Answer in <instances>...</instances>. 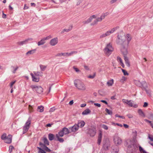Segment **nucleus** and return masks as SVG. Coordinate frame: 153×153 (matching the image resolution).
I'll use <instances>...</instances> for the list:
<instances>
[{
  "mask_svg": "<svg viewBox=\"0 0 153 153\" xmlns=\"http://www.w3.org/2000/svg\"><path fill=\"white\" fill-rule=\"evenodd\" d=\"M125 145L127 147V153H136L138 149V144L135 138L133 139L127 140Z\"/></svg>",
  "mask_w": 153,
  "mask_h": 153,
  "instance_id": "f257e3e1",
  "label": "nucleus"
},
{
  "mask_svg": "<svg viewBox=\"0 0 153 153\" xmlns=\"http://www.w3.org/2000/svg\"><path fill=\"white\" fill-rule=\"evenodd\" d=\"M74 84L75 86L80 90L84 91L85 89V86L84 83L79 80L77 79L74 81Z\"/></svg>",
  "mask_w": 153,
  "mask_h": 153,
  "instance_id": "f03ea898",
  "label": "nucleus"
},
{
  "mask_svg": "<svg viewBox=\"0 0 153 153\" xmlns=\"http://www.w3.org/2000/svg\"><path fill=\"white\" fill-rule=\"evenodd\" d=\"M114 49L110 44H108L103 49V51L105 55L108 56L113 51Z\"/></svg>",
  "mask_w": 153,
  "mask_h": 153,
  "instance_id": "7ed1b4c3",
  "label": "nucleus"
},
{
  "mask_svg": "<svg viewBox=\"0 0 153 153\" xmlns=\"http://www.w3.org/2000/svg\"><path fill=\"white\" fill-rule=\"evenodd\" d=\"M30 124L31 120L29 119H28L25 123V125L23 126V134L26 133L28 130Z\"/></svg>",
  "mask_w": 153,
  "mask_h": 153,
  "instance_id": "20e7f679",
  "label": "nucleus"
},
{
  "mask_svg": "<svg viewBox=\"0 0 153 153\" xmlns=\"http://www.w3.org/2000/svg\"><path fill=\"white\" fill-rule=\"evenodd\" d=\"M31 88L34 91H36L39 94L42 93L43 91L42 88L40 86H37L36 85H32L30 86Z\"/></svg>",
  "mask_w": 153,
  "mask_h": 153,
  "instance_id": "39448f33",
  "label": "nucleus"
},
{
  "mask_svg": "<svg viewBox=\"0 0 153 153\" xmlns=\"http://www.w3.org/2000/svg\"><path fill=\"white\" fill-rule=\"evenodd\" d=\"M114 141L115 144L116 145H119L122 143V140L121 139L117 136H116L114 137Z\"/></svg>",
  "mask_w": 153,
  "mask_h": 153,
  "instance_id": "423d86ee",
  "label": "nucleus"
},
{
  "mask_svg": "<svg viewBox=\"0 0 153 153\" xmlns=\"http://www.w3.org/2000/svg\"><path fill=\"white\" fill-rule=\"evenodd\" d=\"M52 38V36L51 35H49L46 37H44L38 43V46L42 45L44 44L45 43V40H48Z\"/></svg>",
  "mask_w": 153,
  "mask_h": 153,
  "instance_id": "0eeeda50",
  "label": "nucleus"
},
{
  "mask_svg": "<svg viewBox=\"0 0 153 153\" xmlns=\"http://www.w3.org/2000/svg\"><path fill=\"white\" fill-rule=\"evenodd\" d=\"M110 144L108 142H106L104 143L103 147V149H102L100 153H107L106 150L108 149Z\"/></svg>",
  "mask_w": 153,
  "mask_h": 153,
  "instance_id": "6e6552de",
  "label": "nucleus"
},
{
  "mask_svg": "<svg viewBox=\"0 0 153 153\" xmlns=\"http://www.w3.org/2000/svg\"><path fill=\"white\" fill-rule=\"evenodd\" d=\"M88 132L91 136L93 137L95 135L96 133V129L94 128H89L88 129Z\"/></svg>",
  "mask_w": 153,
  "mask_h": 153,
  "instance_id": "1a4fd4ad",
  "label": "nucleus"
},
{
  "mask_svg": "<svg viewBox=\"0 0 153 153\" xmlns=\"http://www.w3.org/2000/svg\"><path fill=\"white\" fill-rule=\"evenodd\" d=\"M121 51L124 57L126 56L128 54V52L127 49L126 48L124 47V46H122V48L121 49Z\"/></svg>",
  "mask_w": 153,
  "mask_h": 153,
  "instance_id": "9d476101",
  "label": "nucleus"
},
{
  "mask_svg": "<svg viewBox=\"0 0 153 153\" xmlns=\"http://www.w3.org/2000/svg\"><path fill=\"white\" fill-rule=\"evenodd\" d=\"M58 42V39L57 37H56L52 39L50 42V44L51 46H54L56 45Z\"/></svg>",
  "mask_w": 153,
  "mask_h": 153,
  "instance_id": "9b49d317",
  "label": "nucleus"
},
{
  "mask_svg": "<svg viewBox=\"0 0 153 153\" xmlns=\"http://www.w3.org/2000/svg\"><path fill=\"white\" fill-rule=\"evenodd\" d=\"M39 144L41 147L46 152H51V150L43 143L41 142H40Z\"/></svg>",
  "mask_w": 153,
  "mask_h": 153,
  "instance_id": "f8f14e48",
  "label": "nucleus"
},
{
  "mask_svg": "<svg viewBox=\"0 0 153 153\" xmlns=\"http://www.w3.org/2000/svg\"><path fill=\"white\" fill-rule=\"evenodd\" d=\"M33 40L32 38H28L26 39L24 41L19 42H18V44L20 45H22L24 44H27L28 41H31Z\"/></svg>",
  "mask_w": 153,
  "mask_h": 153,
  "instance_id": "ddd939ff",
  "label": "nucleus"
},
{
  "mask_svg": "<svg viewBox=\"0 0 153 153\" xmlns=\"http://www.w3.org/2000/svg\"><path fill=\"white\" fill-rule=\"evenodd\" d=\"M117 37L118 39L117 41V43L119 45H123L124 41L122 40V37L119 35Z\"/></svg>",
  "mask_w": 153,
  "mask_h": 153,
  "instance_id": "4468645a",
  "label": "nucleus"
},
{
  "mask_svg": "<svg viewBox=\"0 0 153 153\" xmlns=\"http://www.w3.org/2000/svg\"><path fill=\"white\" fill-rule=\"evenodd\" d=\"M127 104L130 107H133L134 108H136L137 105L134 104V102L132 100H129L128 102H127Z\"/></svg>",
  "mask_w": 153,
  "mask_h": 153,
  "instance_id": "2eb2a0df",
  "label": "nucleus"
},
{
  "mask_svg": "<svg viewBox=\"0 0 153 153\" xmlns=\"http://www.w3.org/2000/svg\"><path fill=\"white\" fill-rule=\"evenodd\" d=\"M12 137V136L11 135H9L4 140V141L5 142L7 143H10L11 142Z\"/></svg>",
  "mask_w": 153,
  "mask_h": 153,
  "instance_id": "dca6fc26",
  "label": "nucleus"
},
{
  "mask_svg": "<svg viewBox=\"0 0 153 153\" xmlns=\"http://www.w3.org/2000/svg\"><path fill=\"white\" fill-rule=\"evenodd\" d=\"M135 82H136V83L137 84V85L138 86L140 87L142 86H143L144 85H145V86L146 87H147L146 84V82L145 81L142 82L143 83H141L139 81H136Z\"/></svg>",
  "mask_w": 153,
  "mask_h": 153,
  "instance_id": "f3484780",
  "label": "nucleus"
},
{
  "mask_svg": "<svg viewBox=\"0 0 153 153\" xmlns=\"http://www.w3.org/2000/svg\"><path fill=\"white\" fill-rule=\"evenodd\" d=\"M111 32L109 31H108L105 33H103L100 35V38L105 37L107 36H109L111 34Z\"/></svg>",
  "mask_w": 153,
  "mask_h": 153,
  "instance_id": "a211bd4d",
  "label": "nucleus"
},
{
  "mask_svg": "<svg viewBox=\"0 0 153 153\" xmlns=\"http://www.w3.org/2000/svg\"><path fill=\"white\" fill-rule=\"evenodd\" d=\"M102 136V133L101 131H100L99 134V135L98 136V140H97V143L99 145H100L101 143Z\"/></svg>",
  "mask_w": 153,
  "mask_h": 153,
  "instance_id": "6ab92c4d",
  "label": "nucleus"
},
{
  "mask_svg": "<svg viewBox=\"0 0 153 153\" xmlns=\"http://www.w3.org/2000/svg\"><path fill=\"white\" fill-rule=\"evenodd\" d=\"M79 128L77 125L75 124L71 128V131L75 132L78 130Z\"/></svg>",
  "mask_w": 153,
  "mask_h": 153,
  "instance_id": "aec40b11",
  "label": "nucleus"
},
{
  "mask_svg": "<svg viewBox=\"0 0 153 153\" xmlns=\"http://www.w3.org/2000/svg\"><path fill=\"white\" fill-rule=\"evenodd\" d=\"M124 59L126 65L128 67H130V62L128 58L126 56H124Z\"/></svg>",
  "mask_w": 153,
  "mask_h": 153,
  "instance_id": "412c9836",
  "label": "nucleus"
},
{
  "mask_svg": "<svg viewBox=\"0 0 153 153\" xmlns=\"http://www.w3.org/2000/svg\"><path fill=\"white\" fill-rule=\"evenodd\" d=\"M31 76H32V80L33 81L38 82L39 81V78H37L32 73H31L30 74Z\"/></svg>",
  "mask_w": 153,
  "mask_h": 153,
  "instance_id": "4be33fe9",
  "label": "nucleus"
},
{
  "mask_svg": "<svg viewBox=\"0 0 153 153\" xmlns=\"http://www.w3.org/2000/svg\"><path fill=\"white\" fill-rule=\"evenodd\" d=\"M91 112V111L89 108H87L82 113V114L83 115H86L90 114Z\"/></svg>",
  "mask_w": 153,
  "mask_h": 153,
  "instance_id": "5701e85b",
  "label": "nucleus"
},
{
  "mask_svg": "<svg viewBox=\"0 0 153 153\" xmlns=\"http://www.w3.org/2000/svg\"><path fill=\"white\" fill-rule=\"evenodd\" d=\"M77 125H78V126H79V127H80L81 128H82L85 125V123L83 121H80L78 122V124Z\"/></svg>",
  "mask_w": 153,
  "mask_h": 153,
  "instance_id": "b1692460",
  "label": "nucleus"
},
{
  "mask_svg": "<svg viewBox=\"0 0 153 153\" xmlns=\"http://www.w3.org/2000/svg\"><path fill=\"white\" fill-rule=\"evenodd\" d=\"M112 150L111 151V153H118L119 152V149L118 147L117 146H116L115 149H114V147H112Z\"/></svg>",
  "mask_w": 153,
  "mask_h": 153,
  "instance_id": "393cba45",
  "label": "nucleus"
},
{
  "mask_svg": "<svg viewBox=\"0 0 153 153\" xmlns=\"http://www.w3.org/2000/svg\"><path fill=\"white\" fill-rule=\"evenodd\" d=\"M36 50V49H33L28 51L26 53V55L28 56H29L30 55L34 53Z\"/></svg>",
  "mask_w": 153,
  "mask_h": 153,
  "instance_id": "a878e982",
  "label": "nucleus"
},
{
  "mask_svg": "<svg viewBox=\"0 0 153 153\" xmlns=\"http://www.w3.org/2000/svg\"><path fill=\"white\" fill-rule=\"evenodd\" d=\"M125 37L127 41V44L128 45L129 44V42L131 39V35L129 34H127L126 35V36Z\"/></svg>",
  "mask_w": 153,
  "mask_h": 153,
  "instance_id": "bb28decb",
  "label": "nucleus"
},
{
  "mask_svg": "<svg viewBox=\"0 0 153 153\" xmlns=\"http://www.w3.org/2000/svg\"><path fill=\"white\" fill-rule=\"evenodd\" d=\"M72 26H71L69 27L68 29H65L63 30H62L61 32V33H64L65 32H68L69 31H70L72 29Z\"/></svg>",
  "mask_w": 153,
  "mask_h": 153,
  "instance_id": "cd10ccee",
  "label": "nucleus"
},
{
  "mask_svg": "<svg viewBox=\"0 0 153 153\" xmlns=\"http://www.w3.org/2000/svg\"><path fill=\"white\" fill-rule=\"evenodd\" d=\"M33 72L34 74L35 75H36V76H42V73L41 72L34 71Z\"/></svg>",
  "mask_w": 153,
  "mask_h": 153,
  "instance_id": "c85d7f7f",
  "label": "nucleus"
},
{
  "mask_svg": "<svg viewBox=\"0 0 153 153\" xmlns=\"http://www.w3.org/2000/svg\"><path fill=\"white\" fill-rule=\"evenodd\" d=\"M64 131V133L65 134H68L69 133V131L68 128L66 127H64L62 129Z\"/></svg>",
  "mask_w": 153,
  "mask_h": 153,
  "instance_id": "c756f323",
  "label": "nucleus"
},
{
  "mask_svg": "<svg viewBox=\"0 0 153 153\" xmlns=\"http://www.w3.org/2000/svg\"><path fill=\"white\" fill-rule=\"evenodd\" d=\"M11 68H12L13 69V71H12V72L13 74L15 73L16 71L19 68V67L17 65H16L15 67L13 66H11Z\"/></svg>",
  "mask_w": 153,
  "mask_h": 153,
  "instance_id": "7c9ffc66",
  "label": "nucleus"
},
{
  "mask_svg": "<svg viewBox=\"0 0 153 153\" xmlns=\"http://www.w3.org/2000/svg\"><path fill=\"white\" fill-rule=\"evenodd\" d=\"M37 109L39 111V112H43L44 111V107L42 105L39 106L37 108Z\"/></svg>",
  "mask_w": 153,
  "mask_h": 153,
  "instance_id": "2f4dec72",
  "label": "nucleus"
},
{
  "mask_svg": "<svg viewBox=\"0 0 153 153\" xmlns=\"http://www.w3.org/2000/svg\"><path fill=\"white\" fill-rule=\"evenodd\" d=\"M48 137L49 140L50 141H51L53 140L54 136L53 134L50 133L48 134Z\"/></svg>",
  "mask_w": 153,
  "mask_h": 153,
  "instance_id": "473e14b6",
  "label": "nucleus"
},
{
  "mask_svg": "<svg viewBox=\"0 0 153 153\" xmlns=\"http://www.w3.org/2000/svg\"><path fill=\"white\" fill-rule=\"evenodd\" d=\"M43 140L44 143V144L45 145H47L48 146V145H49V142L48 140V139H47V138H46V137H44Z\"/></svg>",
  "mask_w": 153,
  "mask_h": 153,
  "instance_id": "72a5a7b5",
  "label": "nucleus"
},
{
  "mask_svg": "<svg viewBox=\"0 0 153 153\" xmlns=\"http://www.w3.org/2000/svg\"><path fill=\"white\" fill-rule=\"evenodd\" d=\"M114 82V80L111 79L108 81L107 82V84L108 86H111L112 85Z\"/></svg>",
  "mask_w": 153,
  "mask_h": 153,
  "instance_id": "f704fd0d",
  "label": "nucleus"
},
{
  "mask_svg": "<svg viewBox=\"0 0 153 153\" xmlns=\"http://www.w3.org/2000/svg\"><path fill=\"white\" fill-rule=\"evenodd\" d=\"M119 26H117L116 27L113 28L111 30H109V31H110V32H111V34L113 33L116 30H117V29L119 28Z\"/></svg>",
  "mask_w": 153,
  "mask_h": 153,
  "instance_id": "c9c22d12",
  "label": "nucleus"
},
{
  "mask_svg": "<svg viewBox=\"0 0 153 153\" xmlns=\"http://www.w3.org/2000/svg\"><path fill=\"white\" fill-rule=\"evenodd\" d=\"M92 20V19L91 17H90V18L88 19L87 20L83 22V23L84 24L88 23L91 22Z\"/></svg>",
  "mask_w": 153,
  "mask_h": 153,
  "instance_id": "e433bc0d",
  "label": "nucleus"
},
{
  "mask_svg": "<svg viewBox=\"0 0 153 153\" xmlns=\"http://www.w3.org/2000/svg\"><path fill=\"white\" fill-rule=\"evenodd\" d=\"M108 12L105 13H102L101 16V18L102 19H105V17L107 15H108Z\"/></svg>",
  "mask_w": 153,
  "mask_h": 153,
  "instance_id": "4c0bfd02",
  "label": "nucleus"
},
{
  "mask_svg": "<svg viewBox=\"0 0 153 153\" xmlns=\"http://www.w3.org/2000/svg\"><path fill=\"white\" fill-rule=\"evenodd\" d=\"M138 113L140 115V116L143 117L145 116V115L144 113L141 109H139L138 111Z\"/></svg>",
  "mask_w": 153,
  "mask_h": 153,
  "instance_id": "58836bf2",
  "label": "nucleus"
},
{
  "mask_svg": "<svg viewBox=\"0 0 153 153\" xmlns=\"http://www.w3.org/2000/svg\"><path fill=\"white\" fill-rule=\"evenodd\" d=\"M41 70L42 71H44L45 69L46 66L44 65H40Z\"/></svg>",
  "mask_w": 153,
  "mask_h": 153,
  "instance_id": "ea45409f",
  "label": "nucleus"
},
{
  "mask_svg": "<svg viewBox=\"0 0 153 153\" xmlns=\"http://www.w3.org/2000/svg\"><path fill=\"white\" fill-rule=\"evenodd\" d=\"M139 147V150L141 153H147L145 151L143 150L141 146H140Z\"/></svg>",
  "mask_w": 153,
  "mask_h": 153,
  "instance_id": "a19ab883",
  "label": "nucleus"
},
{
  "mask_svg": "<svg viewBox=\"0 0 153 153\" xmlns=\"http://www.w3.org/2000/svg\"><path fill=\"white\" fill-rule=\"evenodd\" d=\"M37 148L39 149L38 152L39 153H46L44 149H42L39 147H37Z\"/></svg>",
  "mask_w": 153,
  "mask_h": 153,
  "instance_id": "79ce46f5",
  "label": "nucleus"
},
{
  "mask_svg": "<svg viewBox=\"0 0 153 153\" xmlns=\"http://www.w3.org/2000/svg\"><path fill=\"white\" fill-rule=\"evenodd\" d=\"M56 137L57 138L58 140L60 142H63L64 141V140L62 138H60L59 137V136L58 134H56Z\"/></svg>",
  "mask_w": 153,
  "mask_h": 153,
  "instance_id": "37998d69",
  "label": "nucleus"
},
{
  "mask_svg": "<svg viewBox=\"0 0 153 153\" xmlns=\"http://www.w3.org/2000/svg\"><path fill=\"white\" fill-rule=\"evenodd\" d=\"M64 134V131L62 130L60 131L59 132V136L61 137H63Z\"/></svg>",
  "mask_w": 153,
  "mask_h": 153,
  "instance_id": "c03bdc74",
  "label": "nucleus"
},
{
  "mask_svg": "<svg viewBox=\"0 0 153 153\" xmlns=\"http://www.w3.org/2000/svg\"><path fill=\"white\" fill-rule=\"evenodd\" d=\"M105 111L109 114L112 115V112L111 111L109 110L107 108L105 109Z\"/></svg>",
  "mask_w": 153,
  "mask_h": 153,
  "instance_id": "a18cd8bd",
  "label": "nucleus"
},
{
  "mask_svg": "<svg viewBox=\"0 0 153 153\" xmlns=\"http://www.w3.org/2000/svg\"><path fill=\"white\" fill-rule=\"evenodd\" d=\"M122 71L124 75L126 76L128 75V74L125 70L122 69Z\"/></svg>",
  "mask_w": 153,
  "mask_h": 153,
  "instance_id": "49530a36",
  "label": "nucleus"
},
{
  "mask_svg": "<svg viewBox=\"0 0 153 153\" xmlns=\"http://www.w3.org/2000/svg\"><path fill=\"white\" fill-rule=\"evenodd\" d=\"M126 77H125L124 76H123L122 79H121L120 80V82H123L125 81H126Z\"/></svg>",
  "mask_w": 153,
  "mask_h": 153,
  "instance_id": "de8ad7c7",
  "label": "nucleus"
},
{
  "mask_svg": "<svg viewBox=\"0 0 153 153\" xmlns=\"http://www.w3.org/2000/svg\"><path fill=\"white\" fill-rule=\"evenodd\" d=\"M7 137L6 134L4 133L1 136V139L4 140Z\"/></svg>",
  "mask_w": 153,
  "mask_h": 153,
  "instance_id": "09e8293b",
  "label": "nucleus"
},
{
  "mask_svg": "<svg viewBox=\"0 0 153 153\" xmlns=\"http://www.w3.org/2000/svg\"><path fill=\"white\" fill-rule=\"evenodd\" d=\"M117 60L118 62H120V64L123 63L122 60L120 57L117 56Z\"/></svg>",
  "mask_w": 153,
  "mask_h": 153,
  "instance_id": "8fccbe9b",
  "label": "nucleus"
},
{
  "mask_svg": "<svg viewBox=\"0 0 153 153\" xmlns=\"http://www.w3.org/2000/svg\"><path fill=\"white\" fill-rule=\"evenodd\" d=\"M101 126L102 128L105 130H107L108 129V127L107 126L104 124H103L101 125Z\"/></svg>",
  "mask_w": 153,
  "mask_h": 153,
  "instance_id": "3c124183",
  "label": "nucleus"
},
{
  "mask_svg": "<svg viewBox=\"0 0 153 153\" xmlns=\"http://www.w3.org/2000/svg\"><path fill=\"white\" fill-rule=\"evenodd\" d=\"M148 118L149 119L153 120V114L152 113H149Z\"/></svg>",
  "mask_w": 153,
  "mask_h": 153,
  "instance_id": "603ef678",
  "label": "nucleus"
},
{
  "mask_svg": "<svg viewBox=\"0 0 153 153\" xmlns=\"http://www.w3.org/2000/svg\"><path fill=\"white\" fill-rule=\"evenodd\" d=\"M14 149V148L13 146H10L9 147V152L11 153L12 152V150L13 149Z\"/></svg>",
  "mask_w": 153,
  "mask_h": 153,
  "instance_id": "864d4df0",
  "label": "nucleus"
},
{
  "mask_svg": "<svg viewBox=\"0 0 153 153\" xmlns=\"http://www.w3.org/2000/svg\"><path fill=\"white\" fill-rule=\"evenodd\" d=\"M96 74L95 73L93 75H90L89 76H88V78L91 79H93L94 78V77L95 76Z\"/></svg>",
  "mask_w": 153,
  "mask_h": 153,
  "instance_id": "5fc2aeb1",
  "label": "nucleus"
},
{
  "mask_svg": "<svg viewBox=\"0 0 153 153\" xmlns=\"http://www.w3.org/2000/svg\"><path fill=\"white\" fill-rule=\"evenodd\" d=\"M77 53V51H72L70 53V54H69V55H71V56L73 54H76V53Z\"/></svg>",
  "mask_w": 153,
  "mask_h": 153,
  "instance_id": "6e6d98bb",
  "label": "nucleus"
},
{
  "mask_svg": "<svg viewBox=\"0 0 153 153\" xmlns=\"http://www.w3.org/2000/svg\"><path fill=\"white\" fill-rule=\"evenodd\" d=\"M16 81L12 82L10 83V87L11 88H13V85L16 82Z\"/></svg>",
  "mask_w": 153,
  "mask_h": 153,
  "instance_id": "4d7b16f0",
  "label": "nucleus"
},
{
  "mask_svg": "<svg viewBox=\"0 0 153 153\" xmlns=\"http://www.w3.org/2000/svg\"><path fill=\"white\" fill-rule=\"evenodd\" d=\"M148 138L152 141H153V136L149 134V135Z\"/></svg>",
  "mask_w": 153,
  "mask_h": 153,
  "instance_id": "13d9d810",
  "label": "nucleus"
},
{
  "mask_svg": "<svg viewBox=\"0 0 153 153\" xmlns=\"http://www.w3.org/2000/svg\"><path fill=\"white\" fill-rule=\"evenodd\" d=\"M115 117H119L120 118H121L123 119H124L125 118V117L124 116H120L118 114H116L115 115Z\"/></svg>",
  "mask_w": 153,
  "mask_h": 153,
  "instance_id": "bf43d9fd",
  "label": "nucleus"
},
{
  "mask_svg": "<svg viewBox=\"0 0 153 153\" xmlns=\"http://www.w3.org/2000/svg\"><path fill=\"white\" fill-rule=\"evenodd\" d=\"M98 22L97 21V20L96 19H95L94 21L91 24V25H96L97 23Z\"/></svg>",
  "mask_w": 153,
  "mask_h": 153,
  "instance_id": "052dcab7",
  "label": "nucleus"
},
{
  "mask_svg": "<svg viewBox=\"0 0 153 153\" xmlns=\"http://www.w3.org/2000/svg\"><path fill=\"white\" fill-rule=\"evenodd\" d=\"M28 108L30 111L32 112L33 111L32 106L29 105Z\"/></svg>",
  "mask_w": 153,
  "mask_h": 153,
  "instance_id": "680f3d73",
  "label": "nucleus"
},
{
  "mask_svg": "<svg viewBox=\"0 0 153 153\" xmlns=\"http://www.w3.org/2000/svg\"><path fill=\"white\" fill-rule=\"evenodd\" d=\"M127 116L129 118H132L133 117V115L130 114H127Z\"/></svg>",
  "mask_w": 153,
  "mask_h": 153,
  "instance_id": "e2e57ef3",
  "label": "nucleus"
},
{
  "mask_svg": "<svg viewBox=\"0 0 153 153\" xmlns=\"http://www.w3.org/2000/svg\"><path fill=\"white\" fill-rule=\"evenodd\" d=\"M74 69L76 71V72H78L79 71V69L77 68H76L75 66L73 67Z\"/></svg>",
  "mask_w": 153,
  "mask_h": 153,
  "instance_id": "0e129e2a",
  "label": "nucleus"
},
{
  "mask_svg": "<svg viewBox=\"0 0 153 153\" xmlns=\"http://www.w3.org/2000/svg\"><path fill=\"white\" fill-rule=\"evenodd\" d=\"M128 101L129 100H126L125 99H123L122 100V102H123L124 103H126V104H127V102H128Z\"/></svg>",
  "mask_w": 153,
  "mask_h": 153,
  "instance_id": "69168bd1",
  "label": "nucleus"
},
{
  "mask_svg": "<svg viewBox=\"0 0 153 153\" xmlns=\"http://www.w3.org/2000/svg\"><path fill=\"white\" fill-rule=\"evenodd\" d=\"M96 19L97 20V21L98 22H101L102 20V19L101 18V17H98V18H97Z\"/></svg>",
  "mask_w": 153,
  "mask_h": 153,
  "instance_id": "338daca9",
  "label": "nucleus"
},
{
  "mask_svg": "<svg viewBox=\"0 0 153 153\" xmlns=\"http://www.w3.org/2000/svg\"><path fill=\"white\" fill-rule=\"evenodd\" d=\"M148 103L146 102H145L143 105V107H146L148 106Z\"/></svg>",
  "mask_w": 153,
  "mask_h": 153,
  "instance_id": "774afa93",
  "label": "nucleus"
}]
</instances>
